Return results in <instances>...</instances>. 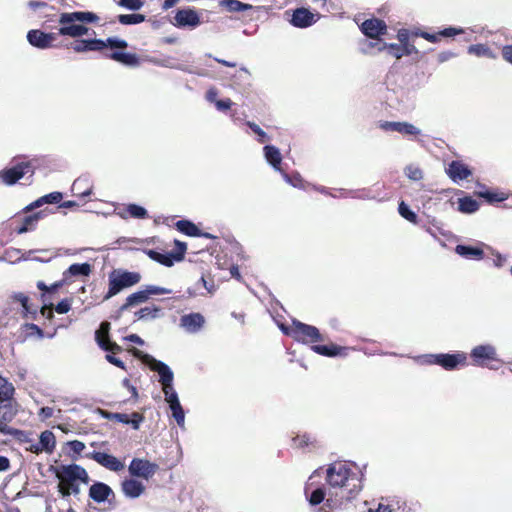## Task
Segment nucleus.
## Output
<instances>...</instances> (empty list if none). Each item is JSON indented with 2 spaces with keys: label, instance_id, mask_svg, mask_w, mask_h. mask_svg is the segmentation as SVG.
Instances as JSON below:
<instances>
[{
  "label": "nucleus",
  "instance_id": "nucleus-1",
  "mask_svg": "<svg viewBox=\"0 0 512 512\" xmlns=\"http://www.w3.org/2000/svg\"><path fill=\"white\" fill-rule=\"evenodd\" d=\"M327 482L330 486L329 494L335 496L340 503L343 500L349 501L362 489L361 480L345 463L336 462L327 469Z\"/></svg>",
  "mask_w": 512,
  "mask_h": 512
},
{
  "label": "nucleus",
  "instance_id": "nucleus-2",
  "mask_svg": "<svg viewBox=\"0 0 512 512\" xmlns=\"http://www.w3.org/2000/svg\"><path fill=\"white\" fill-rule=\"evenodd\" d=\"M55 475L59 480L58 492L60 494L77 481L84 484L89 482L87 471L78 464L61 465L55 469Z\"/></svg>",
  "mask_w": 512,
  "mask_h": 512
},
{
  "label": "nucleus",
  "instance_id": "nucleus-3",
  "mask_svg": "<svg viewBox=\"0 0 512 512\" xmlns=\"http://www.w3.org/2000/svg\"><path fill=\"white\" fill-rule=\"evenodd\" d=\"M420 364L432 365L436 364L443 369L451 371L456 369L459 365H466L467 355L464 352H457L453 354L440 353V354H425L415 358Z\"/></svg>",
  "mask_w": 512,
  "mask_h": 512
},
{
  "label": "nucleus",
  "instance_id": "nucleus-4",
  "mask_svg": "<svg viewBox=\"0 0 512 512\" xmlns=\"http://www.w3.org/2000/svg\"><path fill=\"white\" fill-rule=\"evenodd\" d=\"M141 275L138 272H130L126 270H114L109 275V289L104 299L108 300L111 297L120 293L123 289L132 287L139 283Z\"/></svg>",
  "mask_w": 512,
  "mask_h": 512
},
{
  "label": "nucleus",
  "instance_id": "nucleus-5",
  "mask_svg": "<svg viewBox=\"0 0 512 512\" xmlns=\"http://www.w3.org/2000/svg\"><path fill=\"white\" fill-rule=\"evenodd\" d=\"M292 324L294 325V331H291V337L294 340L305 344L323 341V337L317 327L302 323L296 319L292 321Z\"/></svg>",
  "mask_w": 512,
  "mask_h": 512
},
{
  "label": "nucleus",
  "instance_id": "nucleus-6",
  "mask_svg": "<svg viewBox=\"0 0 512 512\" xmlns=\"http://www.w3.org/2000/svg\"><path fill=\"white\" fill-rule=\"evenodd\" d=\"M159 466L143 458H133L128 466L129 474L132 477L143 478L149 480L152 478Z\"/></svg>",
  "mask_w": 512,
  "mask_h": 512
},
{
  "label": "nucleus",
  "instance_id": "nucleus-7",
  "mask_svg": "<svg viewBox=\"0 0 512 512\" xmlns=\"http://www.w3.org/2000/svg\"><path fill=\"white\" fill-rule=\"evenodd\" d=\"M33 174V168L29 162H21L0 172V178L6 185H13L26 174Z\"/></svg>",
  "mask_w": 512,
  "mask_h": 512
},
{
  "label": "nucleus",
  "instance_id": "nucleus-8",
  "mask_svg": "<svg viewBox=\"0 0 512 512\" xmlns=\"http://www.w3.org/2000/svg\"><path fill=\"white\" fill-rule=\"evenodd\" d=\"M370 47H377L378 51L388 50L389 54L394 56L396 59H400L402 56H408L411 54L418 53V49L413 44H396L390 43L387 44L385 42L377 41L370 42Z\"/></svg>",
  "mask_w": 512,
  "mask_h": 512
},
{
  "label": "nucleus",
  "instance_id": "nucleus-9",
  "mask_svg": "<svg viewBox=\"0 0 512 512\" xmlns=\"http://www.w3.org/2000/svg\"><path fill=\"white\" fill-rule=\"evenodd\" d=\"M98 414L107 420H114L123 424H130L133 429L138 430L140 424L144 421V416L138 412H133L131 418L124 413H114L104 409H98Z\"/></svg>",
  "mask_w": 512,
  "mask_h": 512
},
{
  "label": "nucleus",
  "instance_id": "nucleus-10",
  "mask_svg": "<svg viewBox=\"0 0 512 512\" xmlns=\"http://www.w3.org/2000/svg\"><path fill=\"white\" fill-rule=\"evenodd\" d=\"M177 244L180 246V252L174 253V252H158L156 250H147L146 254L149 256L150 259L166 266L171 267L174 265L175 262L181 261L184 257V253L186 250V245L184 243L177 242Z\"/></svg>",
  "mask_w": 512,
  "mask_h": 512
},
{
  "label": "nucleus",
  "instance_id": "nucleus-11",
  "mask_svg": "<svg viewBox=\"0 0 512 512\" xmlns=\"http://www.w3.org/2000/svg\"><path fill=\"white\" fill-rule=\"evenodd\" d=\"M87 458L94 460L96 463L113 472H120L124 469V463L117 457L105 453L93 451L86 455Z\"/></svg>",
  "mask_w": 512,
  "mask_h": 512
},
{
  "label": "nucleus",
  "instance_id": "nucleus-12",
  "mask_svg": "<svg viewBox=\"0 0 512 512\" xmlns=\"http://www.w3.org/2000/svg\"><path fill=\"white\" fill-rule=\"evenodd\" d=\"M201 24L200 17L192 8L179 9L174 16L173 25L179 28H196Z\"/></svg>",
  "mask_w": 512,
  "mask_h": 512
},
{
  "label": "nucleus",
  "instance_id": "nucleus-13",
  "mask_svg": "<svg viewBox=\"0 0 512 512\" xmlns=\"http://www.w3.org/2000/svg\"><path fill=\"white\" fill-rule=\"evenodd\" d=\"M470 356L477 366H483L485 361L497 360L496 348L491 344L475 346L471 350Z\"/></svg>",
  "mask_w": 512,
  "mask_h": 512
},
{
  "label": "nucleus",
  "instance_id": "nucleus-14",
  "mask_svg": "<svg viewBox=\"0 0 512 512\" xmlns=\"http://www.w3.org/2000/svg\"><path fill=\"white\" fill-rule=\"evenodd\" d=\"M56 38L57 33H45L38 29L30 30L27 33V40L29 44L39 49L52 47V43Z\"/></svg>",
  "mask_w": 512,
  "mask_h": 512
},
{
  "label": "nucleus",
  "instance_id": "nucleus-15",
  "mask_svg": "<svg viewBox=\"0 0 512 512\" xmlns=\"http://www.w3.org/2000/svg\"><path fill=\"white\" fill-rule=\"evenodd\" d=\"M110 323L102 322L99 329L95 333V340L99 347L105 351L119 352L121 347L115 342L109 340Z\"/></svg>",
  "mask_w": 512,
  "mask_h": 512
},
{
  "label": "nucleus",
  "instance_id": "nucleus-16",
  "mask_svg": "<svg viewBox=\"0 0 512 512\" xmlns=\"http://www.w3.org/2000/svg\"><path fill=\"white\" fill-rule=\"evenodd\" d=\"M204 324V316L197 312L185 314L180 318V327L187 333L194 334L199 332Z\"/></svg>",
  "mask_w": 512,
  "mask_h": 512
},
{
  "label": "nucleus",
  "instance_id": "nucleus-17",
  "mask_svg": "<svg viewBox=\"0 0 512 512\" xmlns=\"http://www.w3.org/2000/svg\"><path fill=\"white\" fill-rule=\"evenodd\" d=\"M99 20V17L90 11H75V12H64L60 14L58 22H79L83 23H95Z\"/></svg>",
  "mask_w": 512,
  "mask_h": 512
},
{
  "label": "nucleus",
  "instance_id": "nucleus-18",
  "mask_svg": "<svg viewBox=\"0 0 512 512\" xmlns=\"http://www.w3.org/2000/svg\"><path fill=\"white\" fill-rule=\"evenodd\" d=\"M360 28L364 35L371 39H376L380 35L385 34L387 26L383 20L372 18L365 20Z\"/></svg>",
  "mask_w": 512,
  "mask_h": 512
},
{
  "label": "nucleus",
  "instance_id": "nucleus-19",
  "mask_svg": "<svg viewBox=\"0 0 512 512\" xmlns=\"http://www.w3.org/2000/svg\"><path fill=\"white\" fill-rule=\"evenodd\" d=\"M316 15L306 8H297L292 14L290 23L297 28H307L316 22Z\"/></svg>",
  "mask_w": 512,
  "mask_h": 512
},
{
  "label": "nucleus",
  "instance_id": "nucleus-20",
  "mask_svg": "<svg viewBox=\"0 0 512 512\" xmlns=\"http://www.w3.org/2000/svg\"><path fill=\"white\" fill-rule=\"evenodd\" d=\"M114 492L109 485L103 482H95L89 488V497L97 503L105 502Z\"/></svg>",
  "mask_w": 512,
  "mask_h": 512
},
{
  "label": "nucleus",
  "instance_id": "nucleus-21",
  "mask_svg": "<svg viewBox=\"0 0 512 512\" xmlns=\"http://www.w3.org/2000/svg\"><path fill=\"white\" fill-rule=\"evenodd\" d=\"M59 24L61 25V27L59 28L57 35L77 38L86 35L89 32L88 27L77 22H59Z\"/></svg>",
  "mask_w": 512,
  "mask_h": 512
},
{
  "label": "nucleus",
  "instance_id": "nucleus-22",
  "mask_svg": "<svg viewBox=\"0 0 512 512\" xmlns=\"http://www.w3.org/2000/svg\"><path fill=\"white\" fill-rule=\"evenodd\" d=\"M72 48L77 53L101 51L106 48V42L102 39H82L75 41Z\"/></svg>",
  "mask_w": 512,
  "mask_h": 512
},
{
  "label": "nucleus",
  "instance_id": "nucleus-23",
  "mask_svg": "<svg viewBox=\"0 0 512 512\" xmlns=\"http://www.w3.org/2000/svg\"><path fill=\"white\" fill-rule=\"evenodd\" d=\"M121 489L127 498L135 499L143 494L145 486L140 481L129 478L122 481Z\"/></svg>",
  "mask_w": 512,
  "mask_h": 512
},
{
  "label": "nucleus",
  "instance_id": "nucleus-24",
  "mask_svg": "<svg viewBox=\"0 0 512 512\" xmlns=\"http://www.w3.org/2000/svg\"><path fill=\"white\" fill-rule=\"evenodd\" d=\"M447 173L454 182H458L467 179L471 175V170L460 161H452L448 166Z\"/></svg>",
  "mask_w": 512,
  "mask_h": 512
},
{
  "label": "nucleus",
  "instance_id": "nucleus-25",
  "mask_svg": "<svg viewBox=\"0 0 512 512\" xmlns=\"http://www.w3.org/2000/svg\"><path fill=\"white\" fill-rule=\"evenodd\" d=\"M151 369L158 373L159 375V382L161 384L169 382H173L174 374L171 368L164 362L153 359V362L151 364Z\"/></svg>",
  "mask_w": 512,
  "mask_h": 512
},
{
  "label": "nucleus",
  "instance_id": "nucleus-26",
  "mask_svg": "<svg viewBox=\"0 0 512 512\" xmlns=\"http://www.w3.org/2000/svg\"><path fill=\"white\" fill-rule=\"evenodd\" d=\"M91 273V265L89 263H75L63 272V281H68L72 277L89 276Z\"/></svg>",
  "mask_w": 512,
  "mask_h": 512
},
{
  "label": "nucleus",
  "instance_id": "nucleus-27",
  "mask_svg": "<svg viewBox=\"0 0 512 512\" xmlns=\"http://www.w3.org/2000/svg\"><path fill=\"white\" fill-rule=\"evenodd\" d=\"M264 156H265V159L267 160V162L276 170V171H279L280 173L282 172L281 168H280V164H281V161H282V156H281V153H280V150L273 146V145H266L264 148Z\"/></svg>",
  "mask_w": 512,
  "mask_h": 512
},
{
  "label": "nucleus",
  "instance_id": "nucleus-28",
  "mask_svg": "<svg viewBox=\"0 0 512 512\" xmlns=\"http://www.w3.org/2000/svg\"><path fill=\"white\" fill-rule=\"evenodd\" d=\"M72 192L74 195L85 198L91 195L92 185L88 177H79L72 184Z\"/></svg>",
  "mask_w": 512,
  "mask_h": 512
},
{
  "label": "nucleus",
  "instance_id": "nucleus-29",
  "mask_svg": "<svg viewBox=\"0 0 512 512\" xmlns=\"http://www.w3.org/2000/svg\"><path fill=\"white\" fill-rule=\"evenodd\" d=\"M455 252L466 259L480 260L484 256V251L481 248L463 244L457 245Z\"/></svg>",
  "mask_w": 512,
  "mask_h": 512
},
{
  "label": "nucleus",
  "instance_id": "nucleus-30",
  "mask_svg": "<svg viewBox=\"0 0 512 512\" xmlns=\"http://www.w3.org/2000/svg\"><path fill=\"white\" fill-rule=\"evenodd\" d=\"M148 299L149 298L145 289L134 292L126 298V302L120 307V310L125 311L129 307L136 306L146 302Z\"/></svg>",
  "mask_w": 512,
  "mask_h": 512
},
{
  "label": "nucleus",
  "instance_id": "nucleus-31",
  "mask_svg": "<svg viewBox=\"0 0 512 512\" xmlns=\"http://www.w3.org/2000/svg\"><path fill=\"white\" fill-rule=\"evenodd\" d=\"M219 6L229 12H243L254 8L251 4L243 3L239 0H220Z\"/></svg>",
  "mask_w": 512,
  "mask_h": 512
},
{
  "label": "nucleus",
  "instance_id": "nucleus-32",
  "mask_svg": "<svg viewBox=\"0 0 512 512\" xmlns=\"http://www.w3.org/2000/svg\"><path fill=\"white\" fill-rule=\"evenodd\" d=\"M109 58L127 66H136L139 64L137 55L133 53L115 51L109 55Z\"/></svg>",
  "mask_w": 512,
  "mask_h": 512
},
{
  "label": "nucleus",
  "instance_id": "nucleus-33",
  "mask_svg": "<svg viewBox=\"0 0 512 512\" xmlns=\"http://www.w3.org/2000/svg\"><path fill=\"white\" fill-rule=\"evenodd\" d=\"M311 349L315 353H317L319 355H322V356H326V357L338 356V355L341 354V352L343 350H345V348L337 346L335 344H331V345H313L311 347Z\"/></svg>",
  "mask_w": 512,
  "mask_h": 512
},
{
  "label": "nucleus",
  "instance_id": "nucleus-34",
  "mask_svg": "<svg viewBox=\"0 0 512 512\" xmlns=\"http://www.w3.org/2000/svg\"><path fill=\"white\" fill-rule=\"evenodd\" d=\"M177 229L183 234L191 237H199L202 235L200 229L189 220H179L176 223Z\"/></svg>",
  "mask_w": 512,
  "mask_h": 512
},
{
  "label": "nucleus",
  "instance_id": "nucleus-35",
  "mask_svg": "<svg viewBox=\"0 0 512 512\" xmlns=\"http://www.w3.org/2000/svg\"><path fill=\"white\" fill-rule=\"evenodd\" d=\"M39 443L43 451L47 453H52L55 449L56 440L53 432L50 430H45L40 434Z\"/></svg>",
  "mask_w": 512,
  "mask_h": 512
},
{
  "label": "nucleus",
  "instance_id": "nucleus-36",
  "mask_svg": "<svg viewBox=\"0 0 512 512\" xmlns=\"http://www.w3.org/2000/svg\"><path fill=\"white\" fill-rule=\"evenodd\" d=\"M40 218H41L40 212L24 217L21 226L16 228V232L18 234H24L30 230H33L35 228L36 223L39 221Z\"/></svg>",
  "mask_w": 512,
  "mask_h": 512
},
{
  "label": "nucleus",
  "instance_id": "nucleus-37",
  "mask_svg": "<svg viewBox=\"0 0 512 512\" xmlns=\"http://www.w3.org/2000/svg\"><path fill=\"white\" fill-rule=\"evenodd\" d=\"M15 388L12 383L0 375V401L5 402L12 399Z\"/></svg>",
  "mask_w": 512,
  "mask_h": 512
},
{
  "label": "nucleus",
  "instance_id": "nucleus-38",
  "mask_svg": "<svg viewBox=\"0 0 512 512\" xmlns=\"http://www.w3.org/2000/svg\"><path fill=\"white\" fill-rule=\"evenodd\" d=\"M479 209V204L471 197H463L459 199V211L463 213H474Z\"/></svg>",
  "mask_w": 512,
  "mask_h": 512
},
{
  "label": "nucleus",
  "instance_id": "nucleus-39",
  "mask_svg": "<svg viewBox=\"0 0 512 512\" xmlns=\"http://www.w3.org/2000/svg\"><path fill=\"white\" fill-rule=\"evenodd\" d=\"M468 53L476 55L478 57L495 58V55L491 49L484 44H474L468 47Z\"/></svg>",
  "mask_w": 512,
  "mask_h": 512
},
{
  "label": "nucleus",
  "instance_id": "nucleus-40",
  "mask_svg": "<svg viewBox=\"0 0 512 512\" xmlns=\"http://www.w3.org/2000/svg\"><path fill=\"white\" fill-rule=\"evenodd\" d=\"M478 196L484 198L490 204L502 202L507 199V195L505 193H498L488 190L478 192Z\"/></svg>",
  "mask_w": 512,
  "mask_h": 512
},
{
  "label": "nucleus",
  "instance_id": "nucleus-41",
  "mask_svg": "<svg viewBox=\"0 0 512 512\" xmlns=\"http://www.w3.org/2000/svg\"><path fill=\"white\" fill-rule=\"evenodd\" d=\"M118 21L123 25H136L145 21L143 14H121Z\"/></svg>",
  "mask_w": 512,
  "mask_h": 512
},
{
  "label": "nucleus",
  "instance_id": "nucleus-42",
  "mask_svg": "<svg viewBox=\"0 0 512 512\" xmlns=\"http://www.w3.org/2000/svg\"><path fill=\"white\" fill-rule=\"evenodd\" d=\"M159 312H160V308L157 306L144 307V308H141L139 311H137L135 313V316L139 320L148 319V318L155 319V318L159 317Z\"/></svg>",
  "mask_w": 512,
  "mask_h": 512
},
{
  "label": "nucleus",
  "instance_id": "nucleus-43",
  "mask_svg": "<svg viewBox=\"0 0 512 512\" xmlns=\"http://www.w3.org/2000/svg\"><path fill=\"white\" fill-rule=\"evenodd\" d=\"M398 212L399 214L406 220H408L411 223H416L417 221V215L415 212H413L409 206L404 202L401 201L398 206Z\"/></svg>",
  "mask_w": 512,
  "mask_h": 512
},
{
  "label": "nucleus",
  "instance_id": "nucleus-44",
  "mask_svg": "<svg viewBox=\"0 0 512 512\" xmlns=\"http://www.w3.org/2000/svg\"><path fill=\"white\" fill-rule=\"evenodd\" d=\"M401 134L405 135H419L421 130L408 122H398L397 130Z\"/></svg>",
  "mask_w": 512,
  "mask_h": 512
},
{
  "label": "nucleus",
  "instance_id": "nucleus-45",
  "mask_svg": "<svg viewBox=\"0 0 512 512\" xmlns=\"http://www.w3.org/2000/svg\"><path fill=\"white\" fill-rule=\"evenodd\" d=\"M131 217L136 219H144L147 217V210L137 204H129L126 208Z\"/></svg>",
  "mask_w": 512,
  "mask_h": 512
},
{
  "label": "nucleus",
  "instance_id": "nucleus-46",
  "mask_svg": "<svg viewBox=\"0 0 512 512\" xmlns=\"http://www.w3.org/2000/svg\"><path fill=\"white\" fill-rule=\"evenodd\" d=\"M169 408H170V410L172 412V416L175 419V421L177 422V424L180 427H184V424H185V413H184V410H183V408L181 406V403L178 404V405H175V406H171Z\"/></svg>",
  "mask_w": 512,
  "mask_h": 512
},
{
  "label": "nucleus",
  "instance_id": "nucleus-47",
  "mask_svg": "<svg viewBox=\"0 0 512 512\" xmlns=\"http://www.w3.org/2000/svg\"><path fill=\"white\" fill-rule=\"evenodd\" d=\"M114 2H116L119 6L132 11H137L144 5L142 0H114Z\"/></svg>",
  "mask_w": 512,
  "mask_h": 512
},
{
  "label": "nucleus",
  "instance_id": "nucleus-48",
  "mask_svg": "<svg viewBox=\"0 0 512 512\" xmlns=\"http://www.w3.org/2000/svg\"><path fill=\"white\" fill-rule=\"evenodd\" d=\"M12 299L19 302L23 308V312L27 315L29 313H34L28 305L29 298L22 292H17L12 295Z\"/></svg>",
  "mask_w": 512,
  "mask_h": 512
},
{
  "label": "nucleus",
  "instance_id": "nucleus-49",
  "mask_svg": "<svg viewBox=\"0 0 512 512\" xmlns=\"http://www.w3.org/2000/svg\"><path fill=\"white\" fill-rule=\"evenodd\" d=\"M21 251L19 249H8L4 255L0 258L1 261H8L14 263L22 259Z\"/></svg>",
  "mask_w": 512,
  "mask_h": 512
},
{
  "label": "nucleus",
  "instance_id": "nucleus-50",
  "mask_svg": "<svg viewBox=\"0 0 512 512\" xmlns=\"http://www.w3.org/2000/svg\"><path fill=\"white\" fill-rule=\"evenodd\" d=\"M247 126L258 136V142L264 143L269 140L266 132L256 123L248 121Z\"/></svg>",
  "mask_w": 512,
  "mask_h": 512
},
{
  "label": "nucleus",
  "instance_id": "nucleus-51",
  "mask_svg": "<svg viewBox=\"0 0 512 512\" xmlns=\"http://www.w3.org/2000/svg\"><path fill=\"white\" fill-rule=\"evenodd\" d=\"M325 499V491L323 488L315 489L308 497L309 503L313 506L320 504Z\"/></svg>",
  "mask_w": 512,
  "mask_h": 512
},
{
  "label": "nucleus",
  "instance_id": "nucleus-52",
  "mask_svg": "<svg viewBox=\"0 0 512 512\" xmlns=\"http://www.w3.org/2000/svg\"><path fill=\"white\" fill-rule=\"evenodd\" d=\"M148 298L152 295H160V294H170L172 291L170 289L159 287L155 285H148L145 287Z\"/></svg>",
  "mask_w": 512,
  "mask_h": 512
},
{
  "label": "nucleus",
  "instance_id": "nucleus-53",
  "mask_svg": "<svg viewBox=\"0 0 512 512\" xmlns=\"http://www.w3.org/2000/svg\"><path fill=\"white\" fill-rule=\"evenodd\" d=\"M104 42H106V47L110 48H126L128 46L125 40L117 37H109Z\"/></svg>",
  "mask_w": 512,
  "mask_h": 512
},
{
  "label": "nucleus",
  "instance_id": "nucleus-54",
  "mask_svg": "<svg viewBox=\"0 0 512 512\" xmlns=\"http://www.w3.org/2000/svg\"><path fill=\"white\" fill-rule=\"evenodd\" d=\"M63 196L61 192H51L42 196V201L45 204H57L62 200Z\"/></svg>",
  "mask_w": 512,
  "mask_h": 512
},
{
  "label": "nucleus",
  "instance_id": "nucleus-55",
  "mask_svg": "<svg viewBox=\"0 0 512 512\" xmlns=\"http://www.w3.org/2000/svg\"><path fill=\"white\" fill-rule=\"evenodd\" d=\"M406 175L409 179L414 180V181H418L423 178V173H422L421 169H419L418 167H414V166H408L406 168Z\"/></svg>",
  "mask_w": 512,
  "mask_h": 512
},
{
  "label": "nucleus",
  "instance_id": "nucleus-56",
  "mask_svg": "<svg viewBox=\"0 0 512 512\" xmlns=\"http://www.w3.org/2000/svg\"><path fill=\"white\" fill-rule=\"evenodd\" d=\"M463 33V29L461 28H455V27H448L443 30H441L438 35L443 37H453L459 34Z\"/></svg>",
  "mask_w": 512,
  "mask_h": 512
},
{
  "label": "nucleus",
  "instance_id": "nucleus-57",
  "mask_svg": "<svg viewBox=\"0 0 512 512\" xmlns=\"http://www.w3.org/2000/svg\"><path fill=\"white\" fill-rule=\"evenodd\" d=\"M71 308V302L68 299L61 300L55 307V311L58 314H65L67 313Z\"/></svg>",
  "mask_w": 512,
  "mask_h": 512
},
{
  "label": "nucleus",
  "instance_id": "nucleus-58",
  "mask_svg": "<svg viewBox=\"0 0 512 512\" xmlns=\"http://www.w3.org/2000/svg\"><path fill=\"white\" fill-rule=\"evenodd\" d=\"M68 446L76 454H80L85 449V444L79 440L69 441Z\"/></svg>",
  "mask_w": 512,
  "mask_h": 512
},
{
  "label": "nucleus",
  "instance_id": "nucleus-59",
  "mask_svg": "<svg viewBox=\"0 0 512 512\" xmlns=\"http://www.w3.org/2000/svg\"><path fill=\"white\" fill-rule=\"evenodd\" d=\"M79 493H80V485H79V483L77 481L76 483L72 484L71 487H68L67 490L62 491L61 496L63 498H67V497H69L72 494L73 495H78Z\"/></svg>",
  "mask_w": 512,
  "mask_h": 512
},
{
  "label": "nucleus",
  "instance_id": "nucleus-60",
  "mask_svg": "<svg viewBox=\"0 0 512 512\" xmlns=\"http://www.w3.org/2000/svg\"><path fill=\"white\" fill-rule=\"evenodd\" d=\"M293 441L297 447H305L312 442L311 437L308 435L297 436L293 439Z\"/></svg>",
  "mask_w": 512,
  "mask_h": 512
},
{
  "label": "nucleus",
  "instance_id": "nucleus-61",
  "mask_svg": "<svg viewBox=\"0 0 512 512\" xmlns=\"http://www.w3.org/2000/svg\"><path fill=\"white\" fill-rule=\"evenodd\" d=\"M233 102L230 99H221L215 101V106L219 111H226L231 108Z\"/></svg>",
  "mask_w": 512,
  "mask_h": 512
},
{
  "label": "nucleus",
  "instance_id": "nucleus-62",
  "mask_svg": "<svg viewBox=\"0 0 512 512\" xmlns=\"http://www.w3.org/2000/svg\"><path fill=\"white\" fill-rule=\"evenodd\" d=\"M19 432H20L19 430L14 429L12 427H9L4 422L0 421V433L1 434H4V435H16Z\"/></svg>",
  "mask_w": 512,
  "mask_h": 512
},
{
  "label": "nucleus",
  "instance_id": "nucleus-63",
  "mask_svg": "<svg viewBox=\"0 0 512 512\" xmlns=\"http://www.w3.org/2000/svg\"><path fill=\"white\" fill-rule=\"evenodd\" d=\"M368 512H396L389 504L380 502L376 509L370 508Z\"/></svg>",
  "mask_w": 512,
  "mask_h": 512
},
{
  "label": "nucleus",
  "instance_id": "nucleus-64",
  "mask_svg": "<svg viewBox=\"0 0 512 512\" xmlns=\"http://www.w3.org/2000/svg\"><path fill=\"white\" fill-rule=\"evenodd\" d=\"M502 56L507 62L512 64V45H507L503 47Z\"/></svg>",
  "mask_w": 512,
  "mask_h": 512
}]
</instances>
